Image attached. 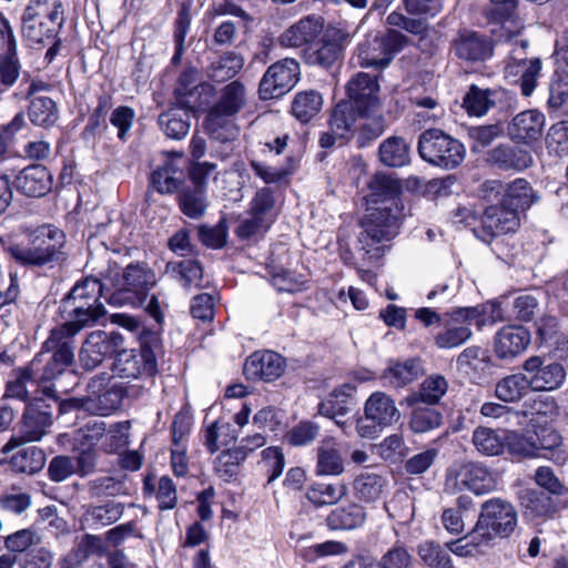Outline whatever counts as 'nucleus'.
<instances>
[{
	"mask_svg": "<svg viewBox=\"0 0 568 568\" xmlns=\"http://www.w3.org/2000/svg\"><path fill=\"white\" fill-rule=\"evenodd\" d=\"M497 480L494 474L478 463L455 464L445 475V491L456 494L468 489L476 495H485L496 489Z\"/></svg>",
	"mask_w": 568,
	"mask_h": 568,
	"instance_id": "9d476101",
	"label": "nucleus"
},
{
	"mask_svg": "<svg viewBox=\"0 0 568 568\" xmlns=\"http://www.w3.org/2000/svg\"><path fill=\"white\" fill-rule=\"evenodd\" d=\"M246 104V88L234 80L223 87L219 100L210 109L205 125L211 139L235 140L239 135V128L232 118L237 114Z\"/></svg>",
	"mask_w": 568,
	"mask_h": 568,
	"instance_id": "39448f33",
	"label": "nucleus"
},
{
	"mask_svg": "<svg viewBox=\"0 0 568 568\" xmlns=\"http://www.w3.org/2000/svg\"><path fill=\"white\" fill-rule=\"evenodd\" d=\"M124 338L118 332H91L79 352L80 366L88 372L99 367L104 359L123 347Z\"/></svg>",
	"mask_w": 568,
	"mask_h": 568,
	"instance_id": "ddd939ff",
	"label": "nucleus"
},
{
	"mask_svg": "<svg viewBox=\"0 0 568 568\" xmlns=\"http://www.w3.org/2000/svg\"><path fill=\"white\" fill-rule=\"evenodd\" d=\"M483 313L478 307H458L445 313L443 329L434 337L438 348H454L466 343L473 335L469 324L480 320Z\"/></svg>",
	"mask_w": 568,
	"mask_h": 568,
	"instance_id": "9b49d317",
	"label": "nucleus"
},
{
	"mask_svg": "<svg viewBox=\"0 0 568 568\" xmlns=\"http://www.w3.org/2000/svg\"><path fill=\"white\" fill-rule=\"evenodd\" d=\"M12 467L19 473L36 474L45 465L44 453L34 446L19 450L11 458Z\"/></svg>",
	"mask_w": 568,
	"mask_h": 568,
	"instance_id": "864d4df0",
	"label": "nucleus"
},
{
	"mask_svg": "<svg viewBox=\"0 0 568 568\" xmlns=\"http://www.w3.org/2000/svg\"><path fill=\"white\" fill-rule=\"evenodd\" d=\"M322 105V94L315 90H306L296 93L291 105V111L298 121L307 123L318 114Z\"/></svg>",
	"mask_w": 568,
	"mask_h": 568,
	"instance_id": "79ce46f5",
	"label": "nucleus"
},
{
	"mask_svg": "<svg viewBox=\"0 0 568 568\" xmlns=\"http://www.w3.org/2000/svg\"><path fill=\"white\" fill-rule=\"evenodd\" d=\"M490 91L471 84L463 99V108L469 115H485L490 110Z\"/></svg>",
	"mask_w": 568,
	"mask_h": 568,
	"instance_id": "680f3d73",
	"label": "nucleus"
},
{
	"mask_svg": "<svg viewBox=\"0 0 568 568\" xmlns=\"http://www.w3.org/2000/svg\"><path fill=\"white\" fill-rule=\"evenodd\" d=\"M423 374V366L419 359L410 358L388 367L384 377L394 387H404Z\"/></svg>",
	"mask_w": 568,
	"mask_h": 568,
	"instance_id": "09e8293b",
	"label": "nucleus"
},
{
	"mask_svg": "<svg viewBox=\"0 0 568 568\" xmlns=\"http://www.w3.org/2000/svg\"><path fill=\"white\" fill-rule=\"evenodd\" d=\"M69 308L70 320L64 323L73 333L78 334L85 327L92 326L106 314L104 306L71 305Z\"/></svg>",
	"mask_w": 568,
	"mask_h": 568,
	"instance_id": "a18cd8bd",
	"label": "nucleus"
},
{
	"mask_svg": "<svg viewBox=\"0 0 568 568\" xmlns=\"http://www.w3.org/2000/svg\"><path fill=\"white\" fill-rule=\"evenodd\" d=\"M531 390L550 392L561 386L566 378V372L559 363H548L540 356H530L524 364Z\"/></svg>",
	"mask_w": 568,
	"mask_h": 568,
	"instance_id": "f3484780",
	"label": "nucleus"
},
{
	"mask_svg": "<svg viewBox=\"0 0 568 568\" xmlns=\"http://www.w3.org/2000/svg\"><path fill=\"white\" fill-rule=\"evenodd\" d=\"M29 118L37 125H52L58 120V108L49 97H34L29 106Z\"/></svg>",
	"mask_w": 568,
	"mask_h": 568,
	"instance_id": "5fc2aeb1",
	"label": "nucleus"
},
{
	"mask_svg": "<svg viewBox=\"0 0 568 568\" xmlns=\"http://www.w3.org/2000/svg\"><path fill=\"white\" fill-rule=\"evenodd\" d=\"M285 371L284 358L272 351L255 352L244 364V374L251 379L272 382Z\"/></svg>",
	"mask_w": 568,
	"mask_h": 568,
	"instance_id": "412c9836",
	"label": "nucleus"
},
{
	"mask_svg": "<svg viewBox=\"0 0 568 568\" xmlns=\"http://www.w3.org/2000/svg\"><path fill=\"white\" fill-rule=\"evenodd\" d=\"M366 520V511L363 506L351 503L337 507L326 518L328 528L333 530H349L361 527Z\"/></svg>",
	"mask_w": 568,
	"mask_h": 568,
	"instance_id": "c9c22d12",
	"label": "nucleus"
},
{
	"mask_svg": "<svg viewBox=\"0 0 568 568\" xmlns=\"http://www.w3.org/2000/svg\"><path fill=\"white\" fill-rule=\"evenodd\" d=\"M244 62L245 60L242 54L233 51L225 52L210 64L207 75L215 82H225L234 78L243 69Z\"/></svg>",
	"mask_w": 568,
	"mask_h": 568,
	"instance_id": "a19ab883",
	"label": "nucleus"
},
{
	"mask_svg": "<svg viewBox=\"0 0 568 568\" xmlns=\"http://www.w3.org/2000/svg\"><path fill=\"white\" fill-rule=\"evenodd\" d=\"M530 344V333L520 325H506L495 336V354L500 359H513Z\"/></svg>",
	"mask_w": 568,
	"mask_h": 568,
	"instance_id": "5701e85b",
	"label": "nucleus"
},
{
	"mask_svg": "<svg viewBox=\"0 0 568 568\" xmlns=\"http://www.w3.org/2000/svg\"><path fill=\"white\" fill-rule=\"evenodd\" d=\"M417 150L424 161L445 170L456 169L466 155L464 144L439 129L424 131Z\"/></svg>",
	"mask_w": 568,
	"mask_h": 568,
	"instance_id": "6e6552de",
	"label": "nucleus"
},
{
	"mask_svg": "<svg viewBox=\"0 0 568 568\" xmlns=\"http://www.w3.org/2000/svg\"><path fill=\"white\" fill-rule=\"evenodd\" d=\"M517 526L518 513L515 506L501 498H490L481 505L478 520L464 540L478 548L490 544L497 537H509Z\"/></svg>",
	"mask_w": 568,
	"mask_h": 568,
	"instance_id": "20e7f679",
	"label": "nucleus"
},
{
	"mask_svg": "<svg viewBox=\"0 0 568 568\" xmlns=\"http://www.w3.org/2000/svg\"><path fill=\"white\" fill-rule=\"evenodd\" d=\"M22 36L31 44H41L51 41L58 33V29L48 27L47 22L22 16Z\"/></svg>",
	"mask_w": 568,
	"mask_h": 568,
	"instance_id": "052dcab7",
	"label": "nucleus"
},
{
	"mask_svg": "<svg viewBox=\"0 0 568 568\" xmlns=\"http://www.w3.org/2000/svg\"><path fill=\"white\" fill-rule=\"evenodd\" d=\"M323 29V19L321 17L308 16L285 30L280 42L283 47L300 48L312 42Z\"/></svg>",
	"mask_w": 568,
	"mask_h": 568,
	"instance_id": "c756f323",
	"label": "nucleus"
},
{
	"mask_svg": "<svg viewBox=\"0 0 568 568\" xmlns=\"http://www.w3.org/2000/svg\"><path fill=\"white\" fill-rule=\"evenodd\" d=\"M75 333L64 324L51 329L49 337L42 344L40 364H42V355L52 353V357L58 365H72L74 361Z\"/></svg>",
	"mask_w": 568,
	"mask_h": 568,
	"instance_id": "4be33fe9",
	"label": "nucleus"
},
{
	"mask_svg": "<svg viewBox=\"0 0 568 568\" xmlns=\"http://www.w3.org/2000/svg\"><path fill=\"white\" fill-rule=\"evenodd\" d=\"M362 222L363 231L358 243L364 258L368 262L381 258L385 252L384 242L393 240L400 227L404 210L399 206L369 205Z\"/></svg>",
	"mask_w": 568,
	"mask_h": 568,
	"instance_id": "7ed1b4c3",
	"label": "nucleus"
},
{
	"mask_svg": "<svg viewBox=\"0 0 568 568\" xmlns=\"http://www.w3.org/2000/svg\"><path fill=\"white\" fill-rule=\"evenodd\" d=\"M150 181L156 192L172 194L182 190L184 172L178 165L176 159L169 158L152 172Z\"/></svg>",
	"mask_w": 568,
	"mask_h": 568,
	"instance_id": "7c9ffc66",
	"label": "nucleus"
},
{
	"mask_svg": "<svg viewBox=\"0 0 568 568\" xmlns=\"http://www.w3.org/2000/svg\"><path fill=\"white\" fill-rule=\"evenodd\" d=\"M38 364H40V356H36L28 367L17 371L14 379L7 383L4 396L26 399L28 397L27 384L33 382Z\"/></svg>",
	"mask_w": 568,
	"mask_h": 568,
	"instance_id": "4d7b16f0",
	"label": "nucleus"
},
{
	"mask_svg": "<svg viewBox=\"0 0 568 568\" xmlns=\"http://www.w3.org/2000/svg\"><path fill=\"white\" fill-rule=\"evenodd\" d=\"M159 125L168 138L182 140L191 128L190 114L173 104L159 115Z\"/></svg>",
	"mask_w": 568,
	"mask_h": 568,
	"instance_id": "4c0bfd02",
	"label": "nucleus"
},
{
	"mask_svg": "<svg viewBox=\"0 0 568 568\" xmlns=\"http://www.w3.org/2000/svg\"><path fill=\"white\" fill-rule=\"evenodd\" d=\"M52 424V415L42 409L39 404H29L22 415L20 430L3 446L2 452L8 453L23 444L40 440Z\"/></svg>",
	"mask_w": 568,
	"mask_h": 568,
	"instance_id": "dca6fc26",
	"label": "nucleus"
},
{
	"mask_svg": "<svg viewBox=\"0 0 568 568\" xmlns=\"http://www.w3.org/2000/svg\"><path fill=\"white\" fill-rule=\"evenodd\" d=\"M412 561L413 556L406 547L394 545L376 561V565L378 568H409Z\"/></svg>",
	"mask_w": 568,
	"mask_h": 568,
	"instance_id": "774afa93",
	"label": "nucleus"
},
{
	"mask_svg": "<svg viewBox=\"0 0 568 568\" xmlns=\"http://www.w3.org/2000/svg\"><path fill=\"white\" fill-rule=\"evenodd\" d=\"M103 278L113 290L108 302L115 306H135L158 282L154 271L145 263H131L126 267L109 264Z\"/></svg>",
	"mask_w": 568,
	"mask_h": 568,
	"instance_id": "f257e3e1",
	"label": "nucleus"
},
{
	"mask_svg": "<svg viewBox=\"0 0 568 568\" xmlns=\"http://www.w3.org/2000/svg\"><path fill=\"white\" fill-rule=\"evenodd\" d=\"M300 64L294 59H282L268 67L258 87L262 100L277 99L291 91L300 80Z\"/></svg>",
	"mask_w": 568,
	"mask_h": 568,
	"instance_id": "f8f14e48",
	"label": "nucleus"
},
{
	"mask_svg": "<svg viewBox=\"0 0 568 568\" xmlns=\"http://www.w3.org/2000/svg\"><path fill=\"white\" fill-rule=\"evenodd\" d=\"M531 390L527 374L516 373L505 376L497 382L495 395L505 403L520 400Z\"/></svg>",
	"mask_w": 568,
	"mask_h": 568,
	"instance_id": "58836bf2",
	"label": "nucleus"
},
{
	"mask_svg": "<svg viewBox=\"0 0 568 568\" xmlns=\"http://www.w3.org/2000/svg\"><path fill=\"white\" fill-rule=\"evenodd\" d=\"M124 504L109 500L102 505H87L81 517L83 528L98 530L116 523L124 514Z\"/></svg>",
	"mask_w": 568,
	"mask_h": 568,
	"instance_id": "cd10ccee",
	"label": "nucleus"
},
{
	"mask_svg": "<svg viewBox=\"0 0 568 568\" xmlns=\"http://www.w3.org/2000/svg\"><path fill=\"white\" fill-rule=\"evenodd\" d=\"M454 54L464 61H485L493 55L490 39L476 31H459L452 44Z\"/></svg>",
	"mask_w": 568,
	"mask_h": 568,
	"instance_id": "6ab92c4d",
	"label": "nucleus"
},
{
	"mask_svg": "<svg viewBox=\"0 0 568 568\" xmlns=\"http://www.w3.org/2000/svg\"><path fill=\"white\" fill-rule=\"evenodd\" d=\"M442 419V414L435 408L416 407L412 412L409 427L415 434H423L438 428Z\"/></svg>",
	"mask_w": 568,
	"mask_h": 568,
	"instance_id": "e2e57ef3",
	"label": "nucleus"
},
{
	"mask_svg": "<svg viewBox=\"0 0 568 568\" xmlns=\"http://www.w3.org/2000/svg\"><path fill=\"white\" fill-rule=\"evenodd\" d=\"M179 207L190 219H201L209 206L204 187H185L179 193Z\"/></svg>",
	"mask_w": 568,
	"mask_h": 568,
	"instance_id": "49530a36",
	"label": "nucleus"
},
{
	"mask_svg": "<svg viewBox=\"0 0 568 568\" xmlns=\"http://www.w3.org/2000/svg\"><path fill=\"white\" fill-rule=\"evenodd\" d=\"M140 349L115 352L112 364L113 375L122 379L152 381L158 372V355L162 352L160 334L146 328L139 332Z\"/></svg>",
	"mask_w": 568,
	"mask_h": 568,
	"instance_id": "f03ea898",
	"label": "nucleus"
},
{
	"mask_svg": "<svg viewBox=\"0 0 568 568\" xmlns=\"http://www.w3.org/2000/svg\"><path fill=\"white\" fill-rule=\"evenodd\" d=\"M244 460V449L230 448L217 456L215 471L222 479L229 481L239 474L240 466Z\"/></svg>",
	"mask_w": 568,
	"mask_h": 568,
	"instance_id": "bf43d9fd",
	"label": "nucleus"
},
{
	"mask_svg": "<svg viewBox=\"0 0 568 568\" xmlns=\"http://www.w3.org/2000/svg\"><path fill=\"white\" fill-rule=\"evenodd\" d=\"M416 554L422 564L429 568H454L448 551L433 540L419 542Z\"/></svg>",
	"mask_w": 568,
	"mask_h": 568,
	"instance_id": "603ef678",
	"label": "nucleus"
},
{
	"mask_svg": "<svg viewBox=\"0 0 568 568\" xmlns=\"http://www.w3.org/2000/svg\"><path fill=\"white\" fill-rule=\"evenodd\" d=\"M377 78L365 72L353 75L346 84V102L356 108L359 115L372 114L381 110Z\"/></svg>",
	"mask_w": 568,
	"mask_h": 568,
	"instance_id": "2eb2a0df",
	"label": "nucleus"
},
{
	"mask_svg": "<svg viewBox=\"0 0 568 568\" xmlns=\"http://www.w3.org/2000/svg\"><path fill=\"white\" fill-rule=\"evenodd\" d=\"M64 244L65 235L61 230L44 225L34 232L30 246L12 245L8 252L22 265L44 266L65 260Z\"/></svg>",
	"mask_w": 568,
	"mask_h": 568,
	"instance_id": "0eeeda50",
	"label": "nucleus"
},
{
	"mask_svg": "<svg viewBox=\"0 0 568 568\" xmlns=\"http://www.w3.org/2000/svg\"><path fill=\"white\" fill-rule=\"evenodd\" d=\"M237 438V432L230 423H214L206 429L205 445L211 453L227 446Z\"/></svg>",
	"mask_w": 568,
	"mask_h": 568,
	"instance_id": "0e129e2a",
	"label": "nucleus"
},
{
	"mask_svg": "<svg viewBox=\"0 0 568 568\" xmlns=\"http://www.w3.org/2000/svg\"><path fill=\"white\" fill-rule=\"evenodd\" d=\"M379 161L389 168H400L409 162V145L399 136H389L378 148Z\"/></svg>",
	"mask_w": 568,
	"mask_h": 568,
	"instance_id": "ea45409f",
	"label": "nucleus"
},
{
	"mask_svg": "<svg viewBox=\"0 0 568 568\" xmlns=\"http://www.w3.org/2000/svg\"><path fill=\"white\" fill-rule=\"evenodd\" d=\"M447 388L448 383L444 376L432 375L424 379L419 386L418 392L413 393L408 397V403L414 405L418 402H422L428 405H435L446 394Z\"/></svg>",
	"mask_w": 568,
	"mask_h": 568,
	"instance_id": "de8ad7c7",
	"label": "nucleus"
},
{
	"mask_svg": "<svg viewBox=\"0 0 568 568\" xmlns=\"http://www.w3.org/2000/svg\"><path fill=\"white\" fill-rule=\"evenodd\" d=\"M531 434L535 438V446L537 453H539V456L549 457L547 453H550L552 457L557 449H559L562 445V438L560 434L552 427H538Z\"/></svg>",
	"mask_w": 568,
	"mask_h": 568,
	"instance_id": "69168bd1",
	"label": "nucleus"
},
{
	"mask_svg": "<svg viewBox=\"0 0 568 568\" xmlns=\"http://www.w3.org/2000/svg\"><path fill=\"white\" fill-rule=\"evenodd\" d=\"M369 193L367 202L369 205L399 206L404 210L400 199L402 186L397 179L389 174L376 173L368 183Z\"/></svg>",
	"mask_w": 568,
	"mask_h": 568,
	"instance_id": "b1692460",
	"label": "nucleus"
},
{
	"mask_svg": "<svg viewBox=\"0 0 568 568\" xmlns=\"http://www.w3.org/2000/svg\"><path fill=\"white\" fill-rule=\"evenodd\" d=\"M486 161L500 170L523 171L532 165L534 158L525 149L501 143L487 152Z\"/></svg>",
	"mask_w": 568,
	"mask_h": 568,
	"instance_id": "393cba45",
	"label": "nucleus"
},
{
	"mask_svg": "<svg viewBox=\"0 0 568 568\" xmlns=\"http://www.w3.org/2000/svg\"><path fill=\"white\" fill-rule=\"evenodd\" d=\"M321 427L311 420L300 422L287 433L286 438L292 446H306L312 444L320 435Z\"/></svg>",
	"mask_w": 568,
	"mask_h": 568,
	"instance_id": "338daca9",
	"label": "nucleus"
},
{
	"mask_svg": "<svg viewBox=\"0 0 568 568\" xmlns=\"http://www.w3.org/2000/svg\"><path fill=\"white\" fill-rule=\"evenodd\" d=\"M407 42V37L394 29L368 37L358 44L357 63L362 68L384 69Z\"/></svg>",
	"mask_w": 568,
	"mask_h": 568,
	"instance_id": "1a4fd4ad",
	"label": "nucleus"
},
{
	"mask_svg": "<svg viewBox=\"0 0 568 568\" xmlns=\"http://www.w3.org/2000/svg\"><path fill=\"white\" fill-rule=\"evenodd\" d=\"M540 200L539 194L532 189L531 184L521 178L515 179L508 183L505 189L503 202L508 206L516 209L517 213L526 212Z\"/></svg>",
	"mask_w": 568,
	"mask_h": 568,
	"instance_id": "2f4dec72",
	"label": "nucleus"
},
{
	"mask_svg": "<svg viewBox=\"0 0 568 568\" xmlns=\"http://www.w3.org/2000/svg\"><path fill=\"white\" fill-rule=\"evenodd\" d=\"M23 14L47 22L48 27L60 29L64 22L60 0H31Z\"/></svg>",
	"mask_w": 568,
	"mask_h": 568,
	"instance_id": "e433bc0d",
	"label": "nucleus"
},
{
	"mask_svg": "<svg viewBox=\"0 0 568 568\" xmlns=\"http://www.w3.org/2000/svg\"><path fill=\"white\" fill-rule=\"evenodd\" d=\"M359 114L353 104L345 100L338 102L329 118V130L322 133L320 145L323 149L332 148L337 141L343 145L357 131Z\"/></svg>",
	"mask_w": 568,
	"mask_h": 568,
	"instance_id": "4468645a",
	"label": "nucleus"
},
{
	"mask_svg": "<svg viewBox=\"0 0 568 568\" xmlns=\"http://www.w3.org/2000/svg\"><path fill=\"white\" fill-rule=\"evenodd\" d=\"M348 493L344 483H314L305 494L306 499L315 507L336 505Z\"/></svg>",
	"mask_w": 568,
	"mask_h": 568,
	"instance_id": "f704fd0d",
	"label": "nucleus"
},
{
	"mask_svg": "<svg viewBox=\"0 0 568 568\" xmlns=\"http://www.w3.org/2000/svg\"><path fill=\"white\" fill-rule=\"evenodd\" d=\"M166 273L186 288H199L202 285L203 270L196 261L183 260L180 262H170L166 265Z\"/></svg>",
	"mask_w": 568,
	"mask_h": 568,
	"instance_id": "c03bdc74",
	"label": "nucleus"
},
{
	"mask_svg": "<svg viewBox=\"0 0 568 568\" xmlns=\"http://www.w3.org/2000/svg\"><path fill=\"white\" fill-rule=\"evenodd\" d=\"M14 185L18 192L27 196L40 197L51 190L52 178L45 166L33 164L19 172Z\"/></svg>",
	"mask_w": 568,
	"mask_h": 568,
	"instance_id": "a878e982",
	"label": "nucleus"
},
{
	"mask_svg": "<svg viewBox=\"0 0 568 568\" xmlns=\"http://www.w3.org/2000/svg\"><path fill=\"white\" fill-rule=\"evenodd\" d=\"M520 226V215L516 209L505 204L490 205L485 209L480 226L477 230H483L488 236L495 237L498 235L514 233Z\"/></svg>",
	"mask_w": 568,
	"mask_h": 568,
	"instance_id": "a211bd4d",
	"label": "nucleus"
},
{
	"mask_svg": "<svg viewBox=\"0 0 568 568\" xmlns=\"http://www.w3.org/2000/svg\"><path fill=\"white\" fill-rule=\"evenodd\" d=\"M88 493L93 498L118 497L129 494L123 477L100 476L87 484Z\"/></svg>",
	"mask_w": 568,
	"mask_h": 568,
	"instance_id": "3c124183",
	"label": "nucleus"
},
{
	"mask_svg": "<svg viewBox=\"0 0 568 568\" xmlns=\"http://www.w3.org/2000/svg\"><path fill=\"white\" fill-rule=\"evenodd\" d=\"M337 36L338 37L334 36V41L323 42L313 53L310 54L312 63L323 68H329L339 59L342 53L341 42L346 41L348 36L339 31L337 32Z\"/></svg>",
	"mask_w": 568,
	"mask_h": 568,
	"instance_id": "13d9d810",
	"label": "nucleus"
},
{
	"mask_svg": "<svg viewBox=\"0 0 568 568\" xmlns=\"http://www.w3.org/2000/svg\"><path fill=\"white\" fill-rule=\"evenodd\" d=\"M112 375L106 372L94 375L88 383L85 397H72L61 403V412L82 409L92 415L106 416L120 408L126 388L121 384L109 387Z\"/></svg>",
	"mask_w": 568,
	"mask_h": 568,
	"instance_id": "423d86ee",
	"label": "nucleus"
},
{
	"mask_svg": "<svg viewBox=\"0 0 568 568\" xmlns=\"http://www.w3.org/2000/svg\"><path fill=\"white\" fill-rule=\"evenodd\" d=\"M388 481L384 476L375 473H362L353 481L354 496L362 503H375L378 500Z\"/></svg>",
	"mask_w": 568,
	"mask_h": 568,
	"instance_id": "72a5a7b5",
	"label": "nucleus"
},
{
	"mask_svg": "<svg viewBox=\"0 0 568 568\" xmlns=\"http://www.w3.org/2000/svg\"><path fill=\"white\" fill-rule=\"evenodd\" d=\"M364 414L381 427L390 426L400 418L395 400L384 392H375L367 398Z\"/></svg>",
	"mask_w": 568,
	"mask_h": 568,
	"instance_id": "c85d7f7f",
	"label": "nucleus"
},
{
	"mask_svg": "<svg viewBox=\"0 0 568 568\" xmlns=\"http://www.w3.org/2000/svg\"><path fill=\"white\" fill-rule=\"evenodd\" d=\"M471 442L480 454L498 456L505 449L506 437L501 430L479 426L474 430Z\"/></svg>",
	"mask_w": 568,
	"mask_h": 568,
	"instance_id": "37998d69",
	"label": "nucleus"
},
{
	"mask_svg": "<svg viewBox=\"0 0 568 568\" xmlns=\"http://www.w3.org/2000/svg\"><path fill=\"white\" fill-rule=\"evenodd\" d=\"M345 471V460L339 449L331 442H323L316 449L315 474L317 476H341Z\"/></svg>",
	"mask_w": 568,
	"mask_h": 568,
	"instance_id": "473e14b6",
	"label": "nucleus"
},
{
	"mask_svg": "<svg viewBox=\"0 0 568 568\" xmlns=\"http://www.w3.org/2000/svg\"><path fill=\"white\" fill-rule=\"evenodd\" d=\"M362 123L357 125V144L359 148L367 145L385 131L386 124L381 110L372 114L359 115Z\"/></svg>",
	"mask_w": 568,
	"mask_h": 568,
	"instance_id": "6e6d98bb",
	"label": "nucleus"
},
{
	"mask_svg": "<svg viewBox=\"0 0 568 568\" xmlns=\"http://www.w3.org/2000/svg\"><path fill=\"white\" fill-rule=\"evenodd\" d=\"M109 290V284L103 277L101 280L93 276L85 277L72 287L68 296L63 300V305L104 306L100 302V297L103 291Z\"/></svg>",
	"mask_w": 568,
	"mask_h": 568,
	"instance_id": "bb28decb",
	"label": "nucleus"
},
{
	"mask_svg": "<svg viewBox=\"0 0 568 568\" xmlns=\"http://www.w3.org/2000/svg\"><path fill=\"white\" fill-rule=\"evenodd\" d=\"M545 122V115L540 111L525 110L516 114L509 122L507 134L517 143L529 144L541 138Z\"/></svg>",
	"mask_w": 568,
	"mask_h": 568,
	"instance_id": "aec40b11",
	"label": "nucleus"
},
{
	"mask_svg": "<svg viewBox=\"0 0 568 568\" xmlns=\"http://www.w3.org/2000/svg\"><path fill=\"white\" fill-rule=\"evenodd\" d=\"M213 92L214 88L210 83H202V85H196L193 89L185 90V92L174 94V104L190 114V112L197 111L207 105Z\"/></svg>",
	"mask_w": 568,
	"mask_h": 568,
	"instance_id": "8fccbe9b",
	"label": "nucleus"
}]
</instances>
